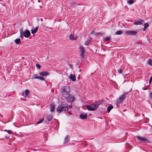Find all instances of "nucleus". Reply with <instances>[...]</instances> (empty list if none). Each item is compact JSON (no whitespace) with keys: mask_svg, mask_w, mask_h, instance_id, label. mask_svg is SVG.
<instances>
[{"mask_svg":"<svg viewBox=\"0 0 152 152\" xmlns=\"http://www.w3.org/2000/svg\"><path fill=\"white\" fill-rule=\"evenodd\" d=\"M68 108L67 104L65 102H62L60 105L57 107L56 110L58 113H61L63 111H67Z\"/></svg>","mask_w":152,"mask_h":152,"instance_id":"1","label":"nucleus"},{"mask_svg":"<svg viewBox=\"0 0 152 152\" xmlns=\"http://www.w3.org/2000/svg\"><path fill=\"white\" fill-rule=\"evenodd\" d=\"M101 103V101H99L95 103L89 105H86L87 109L90 111L95 110L97 109V108Z\"/></svg>","mask_w":152,"mask_h":152,"instance_id":"2","label":"nucleus"},{"mask_svg":"<svg viewBox=\"0 0 152 152\" xmlns=\"http://www.w3.org/2000/svg\"><path fill=\"white\" fill-rule=\"evenodd\" d=\"M70 88L69 86H64L62 87L61 89V91L62 96L64 97L67 96L69 94Z\"/></svg>","mask_w":152,"mask_h":152,"instance_id":"3","label":"nucleus"},{"mask_svg":"<svg viewBox=\"0 0 152 152\" xmlns=\"http://www.w3.org/2000/svg\"><path fill=\"white\" fill-rule=\"evenodd\" d=\"M137 140L140 142H149V141L148 140L147 138L145 137H140L139 136L136 137Z\"/></svg>","mask_w":152,"mask_h":152,"instance_id":"4","label":"nucleus"},{"mask_svg":"<svg viewBox=\"0 0 152 152\" xmlns=\"http://www.w3.org/2000/svg\"><path fill=\"white\" fill-rule=\"evenodd\" d=\"M66 101L68 102H72L75 99L74 97L72 95L70 94L68 95V96L65 97Z\"/></svg>","mask_w":152,"mask_h":152,"instance_id":"5","label":"nucleus"},{"mask_svg":"<svg viewBox=\"0 0 152 152\" xmlns=\"http://www.w3.org/2000/svg\"><path fill=\"white\" fill-rule=\"evenodd\" d=\"M136 31H125V34L128 35H134L137 34Z\"/></svg>","mask_w":152,"mask_h":152,"instance_id":"6","label":"nucleus"},{"mask_svg":"<svg viewBox=\"0 0 152 152\" xmlns=\"http://www.w3.org/2000/svg\"><path fill=\"white\" fill-rule=\"evenodd\" d=\"M80 49L81 51L80 56L82 58H83L84 57V54L85 53V50L83 46H81L80 47Z\"/></svg>","mask_w":152,"mask_h":152,"instance_id":"7","label":"nucleus"},{"mask_svg":"<svg viewBox=\"0 0 152 152\" xmlns=\"http://www.w3.org/2000/svg\"><path fill=\"white\" fill-rule=\"evenodd\" d=\"M23 36L26 38L28 37L31 35L30 31L28 30L24 31H23Z\"/></svg>","mask_w":152,"mask_h":152,"instance_id":"8","label":"nucleus"},{"mask_svg":"<svg viewBox=\"0 0 152 152\" xmlns=\"http://www.w3.org/2000/svg\"><path fill=\"white\" fill-rule=\"evenodd\" d=\"M125 98L124 95H123V94L121 95L118 99H117V102L119 103L121 102Z\"/></svg>","mask_w":152,"mask_h":152,"instance_id":"9","label":"nucleus"},{"mask_svg":"<svg viewBox=\"0 0 152 152\" xmlns=\"http://www.w3.org/2000/svg\"><path fill=\"white\" fill-rule=\"evenodd\" d=\"M69 78L73 81H75L76 80L75 75L74 74H70Z\"/></svg>","mask_w":152,"mask_h":152,"instance_id":"10","label":"nucleus"},{"mask_svg":"<svg viewBox=\"0 0 152 152\" xmlns=\"http://www.w3.org/2000/svg\"><path fill=\"white\" fill-rule=\"evenodd\" d=\"M49 73L47 72L43 71L39 73V75L42 76H46L48 75Z\"/></svg>","mask_w":152,"mask_h":152,"instance_id":"11","label":"nucleus"},{"mask_svg":"<svg viewBox=\"0 0 152 152\" xmlns=\"http://www.w3.org/2000/svg\"><path fill=\"white\" fill-rule=\"evenodd\" d=\"M87 114L85 113L84 114H82L80 115V118L83 119H85L87 118Z\"/></svg>","mask_w":152,"mask_h":152,"instance_id":"12","label":"nucleus"},{"mask_svg":"<svg viewBox=\"0 0 152 152\" xmlns=\"http://www.w3.org/2000/svg\"><path fill=\"white\" fill-rule=\"evenodd\" d=\"M29 93V90L26 89L25 90L24 92H23V96H24L26 97L27 96L28 94Z\"/></svg>","mask_w":152,"mask_h":152,"instance_id":"13","label":"nucleus"},{"mask_svg":"<svg viewBox=\"0 0 152 152\" xmlns=\"http://www.w3.org/2000/svg\"><path fill=\"white\" fill-rule=\"evenodd\" d=\"M55 109V104L54 103H52L50 104V111L53 112L54 111Z\"/></svg>","mask_w":152,"mask_h":152,"instance_id":"14","label":"nucleus"},{"mask_svg":"<svg viewBox=\"0 0 152 152\" xmlns=\"http://www.w3.org/2000/svg\"><path fill=\"white\" fill-rule=\"evenodd\" d=\"M34 79H39L41 80H44V78L41 76H36V75H34Z\"/></svg>","mask_w":152,"mask_h":152,"instance_id":"15","label":"nucleus"},{"mask_svg":"<svg viewBox=\"0 0 152 152\" xmlns=\"http://www.w3.org/2000/svg\"><path fill=\"white\" fill-rule=\"evenodd\" d=\"M143 20H140L138 21H137L134 22V24L138 25H141L142 24Z\"/></svg>","mask_w":152,"mask_h":152,"instance_id":"16","label":"nucleus"},{"mask_svg":"<svg viewBox=\"0 0 152 152\" xmlns=\"http://www.w3.org/2000/svg\"><path fill=\"white\" fill-rule=\"evenodd\" d=\"M38 29V27H36L34 29H32L31 30V32L32 34H34L36 32Z\"/></svg>","mask_w":152,"mask_h":152,"instance_id":"17","label":"nucleus"},{"mask_svg":"<svg viewBox=\"0 0 152 152\" xmlns=\"http://www.w3.org/2000/svg\"><path fill=\"white\" fill-rule=\"evenodd\" d=\"M69 140V137H68L67 136H66L65 138L64 144H66L68 142Z\"/></svg>","mask_w":152,"mask_h":152,"instance_id":"18","label":"nucleus"},{"mask_svg":"<svg viewBox=\"0 0 152 152\" xmlns=\"http://www.w3.org/2000/svg\"><path fill=\"white\" fill-rule=\"evenodd\" d=\"M47 119L49 121H50L53 118V117L52 115H48L47 116Z\"/></svg>","mask_w":152,"mask_h":152,"instance_id":"19","label":"nucleus"},{"mask_svg":"<svg viewBox=\"0 0 152 152\" xmlns=\"http://www.w3.org/2000/svg\"><path fill=\"white\" fill-rule=\"evenodd\" d=\"M69 38L71 40H76L77 38H74V34H71L69 36Z\"/></svg>","mask_w":152,"mask_h":152,"instance_id":"20","label":"nucleus"},{"mask_svg":"<svg viewBox=\"0 0 152 152\" xmlns=\"http://www.w3.org/2000/svg\"><path fill=\"white\" fill-rule=\"evenodd\" d=\"M113 108V105H110L108 106L107 108V111L108 113L110 112L111 110Z\"/></svg>","mask_w":152,"mask_h":152,"instance_id":"21","label":"nucleus"},{"mask_svg":"<svg viewBox=\"0 0 152 152\" xmlns=\"http://www.w3.org/2000/svg\"><path fill=\"white\" fill-rule=\"evenodd\" d=\"M20 37L22 39L23 38V29L21 28L20 30Z\"/></svg>","mask_w":152,"mask_h":152,"instance_id":"22","label":"nucleus"},{"mask_svg":"<svg viewBox=\"0 0 152 152\" xmlns=\"http://www.w3.org/2000/svg\"><path fill=\"white\" fill-rule=\"evenodd\" d=\"M149 25L148 23H145L144 24V27L143 29V31H145L146 29L148 27Z\"/></svg>","mask_w":152,"mask_h":152,"instance_id":"23","label":"nucleus"},{"mask_svg":"<svg viewBox=\"0 0 152 152\" xmlns=\"http://www.w3.org/2000/svg\"><path fill=\"white\" fill-rule=\"evenodd\" d=\"M76 5V3L75 2H71L69 4V6L71 7H74Z\"/></svg>","mask_w":152,"mask_h":152,"instance_id":"24","label":"nucleus"},{"mask_svg":"<svg viewBox=\"0 0 152 152\" xmlns=\"http://www.w3.org/2000/svg\"><path fill=\"white\" fill-rule=\"evenodd\" d=\"M20 41V39L19 38L16 39L15 40V42L17 44H19Z\"/></svg>","mask_w":152,"mask_h":152,"instance_id":"25","label":"nucleus"},{"mask_svg":"<svg viewBox=\"0 0 152 152\" xmlns=\"http://www.w3.org/2000/svg\"><path fill=\"white\" fill-rule=\"evenodd\" d=\"M134 2V0H129L127 1L128 4L130 5L132 4Z\"/></svg>","mask_w":152,"mask_h":152,"instance_id":"26","label":"nucleus"},{"mask_svg":"<svg viewBox=\"0 0 152 152\" xmlns=\"http://www.w3.org/2000/svg\"><path fill=\"white\" fill-rule=\"evenodd\" d=\"M148 63L150 65L152 66V61L150 59H149L148 61Z\"/></svg>","mask_w":152,"mask_h":152,"instance_id":"27","label":"nucleus"},{"mask_svg":"<svg viewBox=\"0 0 152 152\" xmlns=\"http://www.w3.org/2000/svg\"><path fill=\"white\" fill-rule=\"evenodd\" d=\"M122 33V31H118L115 32V34L116 35H120Z\"/></svg>","mask_w":152,"mask_h":152,"instance_id":"28","label":"nucleus"},{"mask_svg":"<svg viewBox=\"0 0 152 152\" xmlns=\"http://www.w3.org/2000/svg\"><path fill=\"white\" fill-rule=\"evenodd\" d=\"M44 120V119L43 118H42L41 119H40L39 121H37L36 123V124H40L41 123L42 121Z\"/></svg>","mask_w":152,"mask_h":152,"instance_id":"29","label":"nucleus"},{"mask_svg":"<svg viewBox=\"0 0 152 152\" xmlns=\"http://www.w3.org/2000/svg\"><path fill=\"white\" fill-rule=\"evenodd\" d=\"M104 39L105 41H108L110 40V37H107L105 38H104Z\"/></svg>","mask_w":152,"mask_h":152,"instance_id":"30","label":"nucleus"},{"mask_svg":"<svg viewBox=\"0 0 152 152\" xmlns=\"http://www.w3.org/2000/svg\"><path fill=\"white\" fill-rule=\"evenodd\" d=\"M4 130L5 132H7L9 134H12L11 131L10 130H7L5 129Z\"/></svg>","mask_w":152,"mask_h":152,"instance_id":"31","label":"nucleus"},{"mask_svg":"<svg viewBox=\"0 0 152 152\" xmlns=\"http://www.w3.org/2000/svg\"><path fill=\"white\" fill-rule=\"evenodd\" d=\"M91 42V40H88L85 42V44L87 45L89 43Z\"/></svg>","mask_w":152,"mask_h":152,"instance_id":"32","label":"nucleus"},{"mask_svg":"<svg viewBox=\"0 0 152 152\" xmlns=\"http://www.w3.org/2000/svg\"><path fill=\"white\" fill-rule=\"evenodd\" d=\"M118 73L120 74L122 72V70L121 69H119L117 70Z\"/></svg>","mask_w":152,"mask_h":152,"instance_id":"33","label":"nucleus"},{"mask_svg":"<svg viewBox=\"0 0 152 152\" xmlns=\"http://www.w3.org/2000/svg\"><path fill=\"white\" fill-rule=\"evenodd\" d=\"M149 96L151 98H152V92L150 91L149 92Z\"/></svg>","mask_w":152,"mask_h":152,"instance_id":"34","label":"nucleus"},{"mask_svg":"<svg viewBox=\"0 0 152 152\" xmlns=\"http://www.w3.org/2000/svg\"><path fill=\"white\" fill-rule=\"evenodd\" d=\"M36 66L37 68H38L39 69H40L41 67L40 65L38 64H36Z\"/></svg>","mask_w":152,"mask_h":152,"instance_id":"35","label":"nucleus"},{"mask_svg":"<svg viewBox=\"0 0 152 152\" xmlns=\"http://www.w3.org/2000/svg\"><path fill=\"white\" fill-rule=\"evenodd\" d=\"M129 92H126L125 93H124V94H123V95H124V96L125 97V96L127 95V94H128V93H129Z\"/></svg>","mask_w":152,"mask_h":152,"instance_id":"36","label":"nucleus"},{"mask_svg":"<svg viewBox=\"0 0 152 152\" xmlns=\"http://www.w3.org/2000/svg\"><path fill=\"white\" fill-rule=\"evenodd\" d=\"M69 107L70 108H72V105H69Z\"/></svg>","mask_w":152,"mask_h":152,"instance_id":"37","label":"nucleus"},{"mask_svg":"<svg viewBox=\"0 0 152 152\" xmlns=\"http://www.w3.org/2000/svg\"><path fill=\"white\" fill-rule=\"evenodd\" d=\"M152 79V77H151L150 80H151Z\"/></svg>","mask_w":152,"mask_h":152,"instance_id":"38","label":"nucleus"},{"mask_svg":"<svg viewBox=\"0 0 152 152\" xmlns=\"http://www.w3.org/2000/svg\"><path fill=\"white\" fill-rule=\"evenodd\" d=\"M151 80H149V83H151Z\"/></svg>","mask_w":152,"mask_h":152,"instance_id":"39","label":"nucleus"},{"mask_svg":"<svg viewBox=\"0 0 152 152\" xmlns=\"http://www.w3.org/2000/svg\"><path fill=\"white\" fill-rule=\"evenodd\" d=\"M147 89V88H145L144 89V90H146Z\"/></svg>","mask_w":152,"mask_h":152,"instance_id":"40","label":"nucleus"},{"mask_svg":"<svg viewBox=\"0 0 152 152\" xmlns=\"http://www.w3.org/2000/svg\"><path fill=\"white\" fill-rule=\"evenodd\" d=\"M38 2H40V1H39V0H38Z\"/></svg>","mask_w":152,"mask_h":152,"instance_id":"41","label":"nucleus"},{"mask_svg":"<svg viewBox=\"0 0 152 152\" xmlns=\"http://www.w3.org/2000/svg\"><path fill=\"white\" fill-rule=\"evenodd\" d=\"M93 32H94V31H93L92 33H93Z\"/></svg>","mask_w":152,"mask_h":152,"instance_id":"42","label":"nucleus"}]
</instances>
